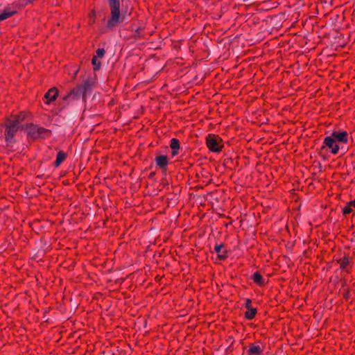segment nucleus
Here are the masks:
<instances>
[{
	"mask_svg": "<svg viewBox=\"0 0 355 355\" xmlns=\"http://www.w3.org/2000/svg\"><path fill=\"white\" fill-rule=\"evenodd\" d=\"M27 115V113L21 112L6 119L4 123L6 128L4 135L7 146H11L15 142L14 137L21 127V123L26 118Z\"/></svg>",
	"mask_w": 355,
	"mask_h": 355,
	"instance_id": "nucleus-1",
	"label": "nucleus"
},
{
	"mask_svg": "<svg viewBox=\"0 0 355 355\" xmlns=\"http://www.w3.org/2000/svg\"><path fill=\"white\" fill-rule=\"evenodd\" d=\"M92 87V81L89 79L85 80L82 85H78L71 89L67 95L63 96L65 101L78 100L81 97L85 100L87 93L90 92Z\"/></svg>",
	"mask_w": 355,
	"mask_h": 355,
	"instance_id": "nucleus-2",
	"label": "nucleus"
},
{
	"mask_svg": "<svg viewBox=\"0 0 355 355\" xmlns=\"http://www.w3.org/2000/svg\"><path fill=\"white\" fill-rule=\"evenodd\" d=\"M111 11V16L107 22L108 27H114L119 24L121 20L120 17V2L119 0H108Z\"/></svg>",
	"mask_w": 355,
	"mask_h": 355,
	"instance_id": "nucleus-3",
	"label": "nucleus"
},
{
	"mask_svg": "<svg viewBox=\"0 0 355 355\" xmlns=\"http://www.w3.org/2000/svg\"><path fill=\"white\" fill-rule=\"evenodd\" d=\"M26 129L27 130L28 135L34 139L44 137L49 134L48 130L42 127H38L32 123L27 125Z\"/></svg>",
	"mask_w": 355,
	"mask_h": 355,
	"instance_id": "nucleus-4",
	"label": "nucleus"
},
{
	"mask_svg": "<svg viewBox=\"0 0 355 355\" xmlns=\"http://www.w3.org/2000/svg\"><path fill=\"white\" fill-rule=\"evenodd\" d=\"M207 146L213 152H219L223 148L222 139L214 135H209L207 137Z\"/></svg>",
	"mask_w": 355,
	"mask_h": 355,
	"instance_id": "nucleus-5",
	"label": "nucleus"
},
{
	"mask_svg": "<svg viewBox=\"0 0 355 355\" xmlns=\"http://www.w3.org/2000/svg\"><path fill=\"white\" fill-rule=\"evenodd\" d=\"M324 146L322 147V148H324V147H327L331 153L334 155H336L339 150V146L338 143L335 141V139L332 137L331 135L326 137L324 139Z\"/></svg>",
	"mask_w": 355,
	"mask_h": 355,
	"instance_id": "nucleus-6",
	"label": "nucleus"
},
{
	"mask_svg": "<svg viewBox=\"0 0 355 355\" xmlns=\"http://www.w3.org/2000/svg\"><path fill=\"white\" fill-rule=\"evenodd\" d=\"M331 136L335 139L337 143L347 144L348 142V134L346 131H334L331 133Z\"/></svg>",
	"mask_w": 355,
	"mask_h": 355,
	"instance_id": "nucleus-7",
	"label": "nucleus"
},
{
	"mask_svg": "<svg viewBox=\"0 0 355 355\" xmlns=\"http://www.w3.org/2000/svg\"><path fill=\"white\" fill-rule=\"evenodd\" d=\"M58 95V90L56 87H53L50 89L45 94V98L47 100L46 103H50L52 101H54Z\"/></svg>",
	"mask_w": 355,
	"mask_h": 355,
	"instance_id": "nucleus-8",
	"label": "nucleus"
},
{
	"mask_svg": "<svg viewBox=\"0 0 355 355\" xmlns=\"http://www.w3.org/2000/svg\"><path fill=\"white\" fill-rule=\"evenodd\" d=\"M155 163L162 170H166L168 164V159L166 155H159L155 158Z\"/></svg>",
	"mask_w": 355,
	"mask_h": 355,
	"instance_id": "nucleus-9",
	"label": "nucleus"
},
{
	"mask_svg": "<svg viewBox=\"0 0 355 355\" xmlns=\"http://www.w3.org/2000/svg\"><path fill=\"white\" fill-rule=\"evenodd\" d=\"M17 12L15 9L12 8L11 7H6L3 10V11L0 14V21L4 20Z\"/></svg>",
	"mask_w": 355,
	"mask_h": 355,
	"instance_id": "nucleus-10",
	"label": "nucleus"
},
{
	"mask_svg": "<svg viewBox=\"0 0 355 355\" xmlns=\"http://www.w3.org/2000/svg\"><path fill=\"white\" fill-rule=\"evenodd\" d=\"M214 250L217 252L220 259L223 260L227 257V252L224 250V245L223 244L216 245Z\"/></svg>",
	"mask_w": 355,
	"mask_h": 355,
	"instance_id": "nucleus-11",
	"label": "nucleus"
},
{
	"mask_svg": "<svg viewBox=\"0 0 355 355\" xmlns=\"http://www.w3.org/2000/svg\"><path fill=\"white\" fill-rule=\"evenodd\" d=\"M248 352L251 355H259L263 352V349L259 345L251 344L249 346Z\"/></svg>",
	"mask_w": 355,
	"mask_h": 355,
	"instance_id": "nucleus-12",
	"label": "nucleus"
},
{
	"mask_svg": "<svg viewBox=\"0 0 355 355\" xmlns=\"http://www.w3.org/2000/svg\"><path fill=\"white\" fill-rule=\"evenodd\" d=\"M338 261L340 263V268L343 270L349 272L348 266L350 265L352 262L351 259L347 257H344L342 259H340Z\"/></svg>",
	"mask_w": 355,
	"mask_h": 355,
	"instance_id": "nucleus-13",
	"label": "nucleus"
},
{
	"mask_svg": "<svg viewBox=\"0 0 355 355\" xmlns=\"http://www.w3.org/2000/svg\"><path fill=\"white\" fill-rule=\"evenodd\" d=\"M170 147L172 149V155L175 156L178 155V149L180 148V142L177 139H172L171 140Z\"/></svg>",
	"mask_w": 355,
	"mask_h": 355,
	"instance_id": "nucleus-14",
	"label": "nucleus"
},
{
	"mask_svg": "<svg viewBox=\"0 0 355 355\" xmlns=\"http://www.w3.org/2000/svg\"><path fill=\"white\" fill-rule=\"evenodd\" d=\"M67 158V153L63 151H59L57 154L56 159L55 161V166L56 167L59 166L62 162L65 160Z\"/></svg>",
	"mask_w": 355,
	"mask_h": 355,
	"instance_id": "nucleus-15",
	"label": "nucleus"
},
{
	"mask_svg": "<svg viewBox=\"0 0 355 355\" xmlns=\"http://www.w3.org/2000/svg\"><path fill=\"white\" fill-rule=\"evenodd\" d=\"M253 281L259 286H263L265 284V281L260 273L258 272L254 273L252 276Z\"/></svg>",
	"mask_w": 355,
	"mask_h": 355,
	"instance_id": "nucleus-16",
	"label": "nucleus"
},
{
	"mask_svg": "<svg viewBox=\"0 0 355 355\" xmlns=\"http://www.w3.org/2000/svg\"><path fill=\"white\" fill-rule=\"evenodd\" d=\"M257 313V309L254 308L248 309V311L245 313V316L248 320H252L254 318Z\"/></svg>",
	"mask_w": 355,
	"mask_h": 355,
	"instance_id": "nucleus-17",
	"label": "nucleus"
},
{
	"mask_svg": "<svg viewBox=\"0 0 355 355\" xmlns=\"http://www.w3.org/2000/svg\"><path fill=\"white\" fill-rule=\"evenodd\" d=\"M97 56H94L92 60V63L94 66V69L95 71H97L100 69L101 67V62L97 60Z\"/></svg>",
	"mask_w": 355,
	"mask_h": 355,
	"instance_id": "nucleus-18",
	"label": "nucleus"
},
{
	"mask_svg": "<svg viewBox=\"0 0 355 355\" xmlns=\"http://www.w3.org/2000/svg\"><path fill=\"white\" fill-rule=\"evenodd\" d=\"M352 211H353V208H352V207H350L347 204L343 209V213L345 215L351 214Z\"/></svg>",
	"mask_w": 355,
	"mask_h": 355,
	"instance_id": "nucleus-19",
	"label": "nucleus"
},
{
	"mask_svg": "<svg viewBox=\"0 0 355 355\" xmlns=\"http://www.w3.org/2000/svg\"><path fill=\"white\" fill-rule=\"evenodd\" d=\"M96 55L95 56H97V58H101L104 56L105 51L104 49H98L96 50Z\"/></svg>",
	"mask_w": 355,
	"mask_h": 355,
	"instance_id": "nucleus-20",
	"label": "nucleus"
},
{
	"mask_svg": "<svg viewBox=\"0 0 355 355\" xmlns=\"http://www.w3.org/2000/svg\"><path fill=\"white\" fill-rule=\"evenodd\" d=\"M251 303H252L251 300H249V299H248V300H246V302H245V307H246L247 309H250V308H252V307H251Z\"/></svg>",
	"mask_w": 355,
	"mask_h": 355,
	"instance_id": "nucleus-21",
	"label": "nucleus"
},
{
	"mask_svg": "<svg viewBox=\"0 0 355 355\" xmlns=\"http://www.w3.org/2000/svg\"><path fill=\"white\" fill-rule=\"evenodd\" d=\"M347 205L352 207V208H355V199L352 201L347 202Z\"/></svg>",
	"mask_w": 355,
	"mask_h": 355,
	"instance_id": "nucleus-22",
	"label": "nucleus"
}]
</instances>
